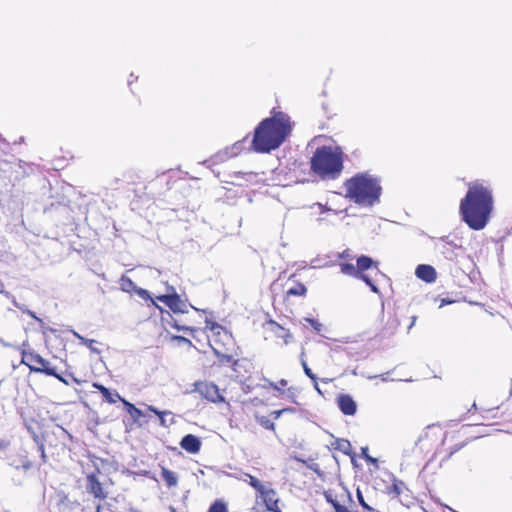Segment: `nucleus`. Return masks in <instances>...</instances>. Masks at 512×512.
<instances>
[{
	"instance_id": "f8f14e48",
	"label": "nucleus",
	"mask_w": 512,
	"mask_h": 512,
	"mask_svg": "<svg viewBox=\"0 0 512 512\" xmlns=\"http://www.w3.org/2000/svg\"><path fill=\"white\" fill-rule=\"evenodd\" d=\"M337 405L345 415L352 416L357 411V405L350 395L342 394L337 397Z\"/></svg>"
},
{
	"instance_id": "4468645a",
	"label": "nucleus",
	"mask_w": 512,
	"mask_h": 512,
	"mask_svg": "<svg viewBox=\"0 0 512 512\" xmlns=\"http://www.w3.org/2000/svg\"><path fill=\"white\" fill-rule=\"evenodd\" d=\"M180 446L188 453L196 454L200 451L201 441L197 436L188 434L182 438Z\"/></svg>"
},
{
	"instance_id": "ddd939ff",
	"label": "nucleus",
	"mask_w": 512,
	"mask_h": 512,
	"mask_svg": "<svg viewBox=\"0 0 512 512\" xmlns=\"http://www.w3.org/2000/svg\"><path fill=\"white\" fill-rule=\"evenodd\" d=\"M415 275L417 278L427 283H433L437 278V272L435 268L427 264L418 265L415 270Z\"/></svg>"
},
{
	"instance_id": "ea45409f",
	"label": "nucleus",
	"mask_w": 512,
	"mask_h": 512,
	"mask_svg": "<svg viewBox=\"0 0 512 512\" xmlns=\"http://www.w3.org/2000/svg\"><path fill=\"white\" fill-rule=\"evenodd\" d=\"M94 387L98 389L102 395L109 394V389L101 384H94Z\"/></svg>"
},
{
	"instance_id": "f03ea898",
	"label": "nucleus",
	"mask_w": 512,
	"mask_h": 512,
	"mask_svg": "<svg viewBox=\"0 0 512 512\" xmlns=\"http://www.w3.org/2000/svg\"><path fill=\"white\" fill-rule=\"evenodd\" d=\"M292 122L290 117L281 111H272L269 118L262 120L254 131L253 150L268 153L277 149L290 135Z\"/></svg>"
},
{
	"instance_id": "cd10ccee",
	"label": "nucleus",
	"mask_w": 512,
	"mask_h": 512,
	"mask_svg": "<svg viewBox=\"0 0 512 512\" xmlns=\"http://www.w3.org/2000/svg\"><path fill=\"white\" fill-rule=\"evenodd\" d=\"M103 397L107 400V402L111 403V404H114L116 403L118 400H121V396L119 395V393L117 392H110L109 391V394H106V395H103Z\"/></svg>"
},
{
	"instance_id": "864d4df0",
	"label": "nucleus",
	"mask_w": 512,
	"mask_h": 512,
	"mask_svg": "<svg viewBox=\"0 0 512 512\" xmlns=\"http://www.w3.org/2000/svg\"><path fill=\"white\" fill-rule=\"evenodd\" d=\"M96 512H100V505L97 506Z\"/></svg>"
},
{
	"instance_id": "f704fd0d",
	"label": "nucleus",
	"mask_w": 512,
	"mask_h": 512,
	"mask_svg": "<svg viewBox=\"0 0 512 512\" xmlns=\"http://www.w3.org/2000/svg\"><path fill=\"white\" fill-rule=\"evenodd\" d=\"M170 325L177 329L178 331H193V329H191L190 327H187V326H180V324L177 323V321L173 320L172 322H170Z\"/></svg>"
},
{
	"instance_id": "603ef678",
	"label": "nucleus",
	"mask_w": 512,
	"mask_h": 512,
	"mask_svg": "<svg viewBox=\"0 0 512 512\" xmlns=\"http://www.w3.org/2000/svg\"><path fill=\"white\" fill-rule=\"evenodd\" d=\"M246 175H247L249 178L254 177V175H253L252 173H248V174H246Z\"/></svg>"
},
{
	"instance_id": "3c124183",
	"label": "nucleus",
	"mask_w": 512,
	"mask_h": 512,
	"mask_svg": "<svg viewBox=\"0 0 512 512\" xmlns=\"http://www.w3.org/2000/svg\"><path fill=\"white\" fill-rule=\"evenodd\" d=\"M315 389H316L319 393H321V391H320V389H319V387H318V384H317V383L315 384Z\"/></svg>"
},
{
	"instance_id": "4be33fe9",
	"label": "nucleus",
	"mask_w": 512,
	"mask_h": 512,
	"mask_svg": "<svg viewBox=\"0 0 512 512\" xmlns=\"http://www.w3.org/2000/svg\"><path fill=\"white\" fill-rule=\"evenodd\" d=\"M443 242V253H449L450 249H460L461 245L457 244L454 240L450 239L448 236L442 237L440 239Z\"/></svg>"
},
{
	"instance_id": "bb28decb",
	"label": "nucleus",
	"mask_w": 512,
	"mask_h": 512,
	"mask_svg": "<svg viewBox=\"0 0 512 512\" xmlns=\"http://www.w3.org/2000/svg\"><path fill=\"white\" fill-rule=\"evenodd\" d=\"M12 302H13V304H14L16 307H18L19 309H21L23 312L27 313L30 317L34 318V319H35L36 321H38L39 323H43L42 319L38 318V317L36 316V314H35L33 311H31V310H29V309H26V308H24L23 306H21V305H20V304L15 300V298H13V297H12Z\"/></svg>"
},
{
	"instance_id": "1a4fd4ad",
	"label": "nucleus",
	"mask_w": 512,
	"mask_h": 512,
	"mask_svg": "<svg viewBox=\"0 0 512 512\" xmlns=\"http://www.w3.org/2000/svg\"><path fill=\"white\" fill-rule=\"evenodd\" d=\"M258 497L262 499L268 511L281 512L278 505L280 499L274 489L265 486L258 492Z\"/></svg>"
},
{
	"instance_id": "8fccbe9b",
	"label": "nucleus",
	"mask_w": 512,
	"mask_h": 512,
	"mask_svg": "<svg viewBox=\"0 0 512 512\" xmlns=\"http://www.w3.org/2000/svg\"><path fill=\"white\" fill-rule=\"evenodd\" d=\"M339 257H348L347 251H344L342 254H339Z\"/></svg>"
},
{
	"instance_id": "f257e3e1",
	"label": "nucleus",
	"mask_w": 512,
	"mask_h": 512,
	"mask_svg": "<svg viewBox=\"0 0 512 512\" xmlns=\"http://www.w3.org/2000/svg\"><path fill=\"white\" fill-rule=\"evenodd\" d=\"M467 186V193L460 201L459 213L470 229L479 231L486 227L493 212V191L484 180L469 182Z\"/></svg>"
},
{
	"instance_id": "c03bdc74",
	"label": "nucleus",
	"mask_w": 512,
	"mask_h": 512,
	"mask_svg": "<svg viewBox=\"0 0 512 512\" xmlns=\"http://www.w3.org/2000/svg\"><path fill=\"white\" fill-rule=\"evenodd\" d=\"M285 411H288V409H283V410L275 411L273 414H274L275 418L277 419Z\"/></svg>"
},
{
	"instance_id": "49530a36",
	"label": "nucleus",
	"mask_w": 512,
	"mask_h": 512,
	"mask_svg": "<svg viewBox=\"0 0 512 512\" xmlns=\"http://www.w3.org/2000/svg\"><path fill=\"white\" fill-rule=\"evenodd\" d=\"M0 293H4L7 297H11L10 293L4 291L2 283H0Z\"/></svg>"
},
{
	"instance_id": "c9c22d12",
	"label": "nucleus",
	"mask_w": 512,
	"mask_h": 512,
	"mask_svg": "<svg viewBox=\"0 0 512 512\" xmlns=\"http://www.w3.org/2000/svg\"><path fill=\"white\" fill-rule=\"evenodd\" d=\"M338 448H339L341 451H343V452H345V453H346V452L348 451V449L350 448V443H349V441H347V440H340V441H339V444H338Z\"/></svg>"
},
{
	"instance_id": "aec40b11",
	"label": "nucleus",
	"mask_w": 512,
	"mask_h": 512,
	"mask_svg": "<svg viewBox=\"0 0 512 512\" xmlns=\"http://www.w3.org/2000/svg\"><path fill=\"white\" fill-rule=\"evenodd\" d=\"M340 270L341 273L345 275L359 279V270L357 269L356 265H353L351 263H341Z\"/></svg>"
},
{
	"instance_id": "b1692460",
	"label": "nucleus",
	"mask_w": 512,
	"mask_h": 512,
	"mask_svg": "<svg viewBox=\"0 0 512 512\" xmlns=\"http://www.w3.org/2000/svg\"><path fill=\"white\" fill-rule=\"evenodd\" d=\"M307 292V288L304 284L298 283L294 287L288 289L287 294L293 296H304Z\"/></svg>"
},
{
	"instance_id": "de8ad7c7",
	"label": "nucleus",
	"mask_w": 512,
	"mask_h": 512,
	"mask_svg": "<svg viewBox=\"0 0 512 512\" xmlns=\"http://www.w3.org/2000/svg\"><path fill=\"white\" fill-rule=\"evenodd\" d=\"M7 445L8 444L6 442H0V448H6Z\"/></svg>"
},
{
	"instance_id": "393cba45",
	"label": "nucleus",
	"mask_w": 512,
	"mask_h": 512,
	"mask_svg": "<svg viewBox=\"0 0 512 512\" xmlns=\"http://www.w3.org/2000/svg\"><path fill=\"white\" fill-rule=\"evenodd\" d=\"M245 476V479H243L244 481H249V484L257 491V493L262 490L265 485H263L257 478H255L254 476L246 473L244 474Z\"/></svg>"
},
{
	"instance_id": "a19ab883",
	"label": "nucleus",
	"mask_w": 512,
	"mask_h": 512,
	"mask_svg": "<svg viewBox=\"0 0 512 512\" xmlns=\"http://www.w3.org/2000/svg\"><path fill=\"white\" fill-rule=\"evenodd\" d=\"M314 207H316L318 209L319 214H323V213L331 210L330 208H326L324 205H322L320 203L315 204Z\"/></svg>"
},
{
	"instance_id": "9b49d317",
	"label": "nucleus",
	"mask_w": 512,
	"mask_h": 512,
	"mask_svg": "<svg viewBox=\"0 0 512 512\" xmlns=\"http://www.w3.org/2000/svg\"><path fill=\"white\" fill-rule=\"evenodd\" d=\"M441 436V429L437 426H428L424 433L418 438L416 445L421 449H428L433 446Z\"/></svg>"
},
{
	"instance_id": "58836bf2",
	"label": "nucleus",
	"mask_w": 512,
	"mask_h": 512,
	"mask_svg": "<svg viewBox=\"0 0 512 512\" xmlns=\"http://www.w3.org/2000/svg\"><path fill=\"white\" fill-rule=\"evenodd\" d=\"M303 368H304V372L305 374L311 378L312 380H316V377L315 375L312 373L311 369L307 366V364L305 362H303Z\"/></svg>"
},
{
	"instance_id": "c85d7f7f",
	"label": "nucleus",
	"mask_w": 512,
	"mask_h": 512,
	"mask_svg": "<svg viewBox=\"0 0 512 512\" xmlns=\"http://www.w3.org/2000/svg\"><path fill=\"white\" fill-rule=\"evenodd\" d=\"M95 343L96 341L93 339H82V344L87 346L92 352L99 354L100 350L94 346Z\"/></svg>"
},
{
	"instance_id": "2eb2a0df",
	"label": "nucleus",
	"mask_w": 512,
	"mask_h": 512,
	"mask_svg": "<svg viewBox=\"0 0 512 512\" xmlns=\"http://www.w3.org/2000/svg\"><path fill=\"white\" fill-rule=\"evenodd\" d=\"M242 149H243V143L242 142H236L232 146L227 147V148H225L222 151H219L215 155V159H216L215 161L216 162H218V161L219 162L226 161L227 159L235 157L238 154H240Z\"/></svg>"
},
{
	"instance_id": "4c0bfd02",
	"label": "nucleus",
	"mask_w": 512,
	"mask_h": 512,
	"mask_svg": "<svg viewBox=\"0 0 512 512\" xmlns=\"http://www.w3.org/2000/svg\"><path fill=\"white\" fill-rule=\"evenodd\" d=\"M357 498L363 508H365L367 510H371L370 506L365 502L363 495L359 490H357Z\"/></svg>"
},
{
	"instance_id": "473e14b6",
	"label": "nucleus",
	"mask_w": 512,
	"mask_h": 512,
	"mask_svg": "<svg viewBox=\"0 0 512 512\" xmlns=\"http://www.w3.org/2000/svg\"><path fill=\"white\" fill-rule=\"evenodd\" d=\"M305 321L308 322L315 331L319 332L321 331V323H319L318 321L314 320V319H310V318H305Z\"/></svg>"
},
{
	"instance_id": "6e6552de",
	"label": "nucleus",
	"mask_w": 512,
	"mask_h": 512,
	"mask_svg": "<svg viewBox=\"0 0 512 512\" xmlns=\"http://www.w3.org/2000/svg\"><path fill=\"white\" fill-rule=\"evenodd\" d=\"M194 392L212 403L224 402V397L220 394L218 387L210 382L200 381L194 384Z\"/></svg>"
},
{
	"instance_id": "39448f33",
	"label": "nucleus",
	"mask_w": 512,
	"mask_h": 512,
	"mask_svg": "<svg viewBox=\"0 0 512 512\" xmlns=\"http://www.w3.org/2000/svg\"><path fill=\"white\" fill-rule=\"evenodd\" d=\"M21 363L27 365L33 372L45 373L46 375L55 376L59 380L64 381L63 378L56 373V370L50 366V363L39 354L23 352Z\"/></svg>"
},
{
	"instance_id": "c756f323",
	"label": "nucleus",
	"mask_w": 512,
	"mask_h": 512,
	"mask_svg": "<svg viewBox=\"0 0 512 512\" xmlns=\"http://www.w3.org/2000/svg\"><path fill=\"white\" fill-rule=\"evenodd\" d=\"M259 423L266 429L274 430L275 425L266 417L258 418Z\"/></svg>"
},
{
	"instance_id": "2f4dec72",
	"label": "nucleus",
	"mask_w": 512,
	"mask_h": 512,
	"mask_svg": "<svg viewBox=\"0 0 512 512\" xmlns=\"http://www.w3.org/2000/svg\"><path fill=\"white\" fill-rule=\"evenodd\" d=\"M287 384L288 383L285 379L280 380L278 383H273V382L269 383L270 387H272L273 389H275L277 391H281L282 387H285Z\"/></svg>"
},
{
	"instance_id": "412c9836",
	"label": "nucleus",
	"mask_w": 512,
	"mask_h": 512,
	"mask_svg": "<svg viewBox=\"0 0 512 512\" xmlns=\"http://www.w3.org/2000/svg\"><path fill=\"white\" fill-rule=\"evenodd\" d=\"M121 401L124 403V405L126 406L127 412L131 415V417L134 420H138L144 416L143 412L140 409H138L137 407H135L132 403H130L124 399H121Z\"/></svg>"
},
{
	"instance_id": "37998d69",
	"label": "nucleus",
	"mask_w": 512,
	"mask_h": 512,
	"mask_svg": "<svg viewBox=\"0 0 512 512\" xmlns=\"http://www.w3.org/2000/svg\"><path fill=\"white\" fill-rule=\"evenodd\" d=\"M452 302H453V301H451V300L441 299V300H440V304H439V308H442V307H444V306H445V305H447V304H451Z\"/></svg>"
},
{
	"instance_id": "7ed1b4c3",
	"label": "nucleus",
	"mask_w": 512,
	"mask_h": 512,
	"mask_svg": "<svg viewBox=\"0 0 512 512\" xmlns=\"http://www.w3.org/2000/svg\"><path fill=\"white\" fill-rule=\"evenodd\" d=\"M345 197L355 204L369 208L380 202V178L370 172H359L344 182Z\"/></svg>"
},
{
	"instance_id": "20e7f679",
	"label": "nucleus",
	"mask_w": 512,
	"mask_h": 512,
	"mask_svg": "<svg viewBox=\"0 0 512 512\" xmlns=\"http://www.w3.org/2000/svg\"><path fill=\"white\" fill-rule=\"evenodd\" d=\"M311 169L324 180L337 179L343 170V151L339 146L317 148L311 158Z\"/></svg>"
},
{
	"instance_id": "e433bc0d",
	"label": "nucleus",
	"mask_w": 512,
	"mask_h": 512,
	"mask_svg": "<svg viewBox=\"0 0 512 512\" xmlns=\"http://www.w3.org/2000/svg\"><path fill=\"white\" fill-rule=\"evenodd\" d=\"M367 452H368V448L367 447L362 448V453H361L362 457L365 460H367V461H369L371 463H376L377 460L375 458L369 456V454Z\"/></svg>"
},
{
	"instance_id": "a211bd4d",
	"label": "nucleus",
	"mask_w": 512,
	"mask_h": 512,
	"mask_svg": "<svg viewBox=\"0 0 512 512\" xmlns=\"http://www.w3.org/2000/svg\"><path fill=\"white\" fill-rule=\"evenodd\" d=\"M161 475L169 487H173V486L177 485L178 477L173 471L163 467L162 471H161Z\"/></svg>"
},
{
	"instance_id": "a878e982",
	"label": "nucleus",
	"mask_w": 512,
	"mask_h": 512,
	"mask_svg": "<svg viewBox=\"0 0 512 512\" xmlns=\"http://www.w3.org/2000/svg\"><path fill=\"white\" fill-rule=\"evenodd\" d=\"M207 512H228V508L223 500H216Z\"/></svg>"
},
{
	"instance_id": "f3484780",
	"label": "nucleus",
	"mask_w": 512,
	"mask_h": 512,
	"mask_svg": "<svg viewBox=\"0 0 512 512\" xmlns=\"http://www.w3.org/2000/svg\"><path fill=\"white\" fill-rule=\"evenodd\" d=\"M148 410L159 417L160 425L163 427H169L175 423V417L170 411H160L153 406H148Z\"/></svg>"
},
{
	"instance_id": "6ab92c4d",
	"label": "nucleus",
	"mask_w": 512,
	"mask_h": 512,
	"mask_svg": "<svg viewBox=\"0 0 512 512\" xmlns=\"http://www.w3.org/2000/svg\"><path fill=\"white\" fill-rule=\"evenodd\" d=\"M119 286H120V289L126 293H134V291L137 288L136 284L130 278H128L126 276H122L120 278Z\"/></svg>"
},
{
	"instance_id": "79ce46f5",
	"label": "nucleus",
	"mask_w": 512,
	"mask_h": 512,
	"mask_svg": "<svg viewBox=\"0 0 512 512\" xmlns=\"http://www.w3.org/2000/svg\"><path fill=\"white\" fill-rule=\"evenodd\" d=\"M173 339L181 341V342H185V343L191 345V341L183 336H173Z\"/></svg>"
},
{
	"instance_id": "9d476101",
	"label": "nucleus",
	"mask_w": 512,
	"mask_h": 512,
	"mask_svg": "<svg viewBox=\"0 0 512 512\" xmlns=\"http://www.w3.org/2000/svg\"><path fill=\"white\" fill-rule=\"evenodd\" d=\"M157 300L166 304L175 313H187L188 305L176 293L160 295Z\"/></svg>"
},
{
	"instance_id": "dca6fc26",
	"label": "nucleus",
	"mask_w": 512,
	"mask_h": 512,
	"mask_svg": "<svg viewBox=\"0 0 512 512\" xmlns=\"http://www.w3.org/2000/svg\"><path fill=\"white\" fill-rule=\"evenodd\" d=\"M86 488L89 493L93 494L94 497L103 499L106 497V494L103 491L102 485L99 482L98 478L94 474H89L87 476V485Z\"/></svg>"
},
{
	"instance_id": "7c9ffc66",
	"label": "nucleus",
	"mask_w": 512,
	"mask_h": 512,
	"mask_svg": "<svg viewBox=\"0 0 512 512\" xmlns=\"http://www.w3.org/2000/svg\"><path fill=\"white\" fill-rule=\"evenodd\" d=\"M311 264H312L313 268H322V267H329V266L334 265L332 262H329V261L321 263L318 259H313Z\"/></svg>"
},
{
	"instance_id": "09e8293b",
	"label": "nucleus",
	"mask_w": 512,
	"mask_h": 512,
	"mask_svg": "<svg viewBox=\"0 0 512 512\" xmlns=\"http://www.w3.org/2000/svg\"><path fill=\"white\" fill-rule=\"evenodd\" d=\"M394 490H395V492H396L397 494H400V490H399V488H398V485H397V484H395V485H394Z\"/></svg>"
},
{
	"instance_id": "a18cd8bd",
	"label": "nucleus",
	"mask_w": 512,
	"mask_h": 512,
	"mask_svg": "<svg viewBox=\"0 0 512 512\" xmlns=\"http://www.w3.org/2000/svg\"><path fill=\"white\" fill-rule=\"evenodd\" d=\"M72 334L74 337H76L77 339H79L81 342H82V339H85L83 336H81L78 332L76 331H72Z\"/></svg>"
},
{
	"instance_id": "0eeeda50",
	"label": "nucleus",
	"mask_w": 512,
	"mask_h": 512,
	"mask_svg": "<svg viewBox=\"0 0 512 512\" xmlns=\"http://www.w3.org/2000/svg\"><path fill=\"white\" fill-rule=\"evenodd\" d=\"M356 267L359 270V279L365 282L374 293H379L378 287L372 282L365 271L374 268L378 271V263L368 256H360L357 258Z\"/></svg>"
},
{
	"instance_id": "5701e85b",
	"label": "nucleus",
	"mask_w": 512,
	"mask_h": 512,
	"mask_svg": "<svg viewBox=\"0 0 512 512\" xmlns=\"http://www.w3.org/2000/svg\"><path fill=\"white\" fill-rule=\"evenodd\" d=\"M134 293L136 295H138L141 299L146 300V301H150L153 306H155L156 308L160 309V306L150 296V293L147 290H145L143 288L137 287L136 290L134 291Z\"/></svg>"
},
{
	"instance_id": "423d86ee",
	"label": "nucleus",
	"mask_w": 512,
	"mask_h": 512,
	"mask_svg": "<svg viewBox=\"0 0 512 512\" xmlns=\"http://www.w3.org/2000/svg\"><path fill=\"white\" fill-rule=\"evenodd\" d=\"M205 330L210 331L208 335L209 341L214 344H221L226 347L233 345L232 335L221 325L207 319Z\"/></svg>"
},
{
	"instance_id": "72a5a7b5",
	"label": "nucleus",
	"mask_w": 512,
	"mask_h": 512,
	"mask_svg": "<svg viewBox=\"0 0 512 512\" xmlns=\"http://www.w3.org/2000/svg\"><path fill=\"white\" fill-rule=\"evenodd\" d=\"M211 347H212L214 353L218 357H221L222 359L226 360L227 362L231 361V357L229 355H225V354L221 353V351L217 347H215L213 344H211Z\"/></svg>"
}]
</instances>
